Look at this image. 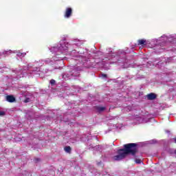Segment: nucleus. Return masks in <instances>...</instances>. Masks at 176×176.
Returning a JSON list of instances; mask_svg holds the SVG:
<instances>
[{
    "instance_id": "nucleus-1",
    "label": "nucleus",
    "mask_w": 176,
    "mask_h": 176,
    "mask_svg": "<svg viewBox=\"0 0 176 176\" xmlns=\"http://www.w3.org/2000/svg\"><path fill=\"white\" fill-rule=\"evenodd\" d=\"M117 153V155L113 157V160H123L127 155L135 156L138 153V144L129 143L124 144V148L118 150Z\"/></svg>"
},
{
    "instance_id": "nucleus-2",
    "label": "nucleus",
    "mask_w": 176,
    "mask_h": 176,
    "mask_svg": "<svg viewBox=\"0 0 176 176\" xmlns=\"http://www.w3.org/2000/svg\"><path fill=\"white\" fill-rule=\"evenodd\" d=\"M72 16V8H67L65 11L64 17L65 19H69Z\"/></svg>"
},
{
    "instance_id": "nucleus-3",
    "label": "nucleus",
    "mask_w": 176,
    "mask_h": 176,
    "mask_svg": "<svg viewBox=\"0 0 176 176\" xmlns=\"http://www.w3.org/2000/svg\"><path fill=\"white\" fill-rule=\"evenodd\" d=\"M6 101L8 102H14V101H16V98L12 95H8L6 96Z\"/></svg>"
},
{
    "instance_id": "nucleus-4",
    "label": "nucleus",
    "mask_w": 176,
    "mask_h": 176,
    "mask_svg": "<svg viewBox=\"0 0 176 176\" xmlns=\"http://www.w3.org/2000/svg\"><path fill=\"white\" fill-rule=\"evenodd\" d=\"M156 94L151 93L147 95L148 100H156Z\"/></svg>"
},
{
    "instance_id": "nucleus-5",
    "label": "nucleus",
    "mask_w": 176,
    "mask_h": 176,
    "mask_svg": "<svg viewBox=\"0 0 176 176\" xmlns=\"http://www.w3.org/2000/svg\"><path fill=\"white\" fill-rule=\"evenodd\" d=\"M138 45H139V46L141 45H146V40L144 39H140L138 41Z\"/></svg>"
},
{
    "instance_id": "nucleus-6",
    "label": "nucleus",
    "mask_w": 176,
    "mask_h": 176,
    "mask_svg": "<svg viewBox=\"0 0 176 176\" xmlns=\"http://www.w3.org/2000/svg\"><path fill=\"white\" fill-rule=\"evenodd\" d=\"M64 151L67 153H71V151H72V148H71V146H67L64 148Z\"/></svg>"
},
{
    "instance_id": "nucleus-7",
    "label": "nucleus",
    "mask_w": 176,
    "mask_h": 176,
    "mask_svg": "<svg viewBox=\"0 0 176 176\" xmlns=\"http://www.w3.org/2000/svg\"><path fill=\"white\" fill-rule=\"evenodd\" d=\"M96 109L98 112H103V111H105V107H97Z\"/></svg>"
},
{
    "instance_id": "nucleus-8",
    "label": "nucleus",
    "mask_w": 176,
    "mask_h": 176,
    "mask_svg": "<svg viewBox=\"0 0 176 176\" xmlns=\"http://www.w3.org/2000/svg\"><path fill=\"white\" fill-rule=\"evenodd\" d=\"M135 163H136L137 164H141V162H142V161H141V160H140V159H135Z\"/></svg>"
},
{
    "instance_id": "nucleus-9",
    "label": "nucleus",
    "mask_w": 176,
    "mask_h": 176,
    "mask_svg": "<svg viewBox=\"0 0 176 176\" xmlns=\"http://www.w3.org/2000/svg\"><path fill=\"white\" fill-rule=\"evenodd\" d=\"M50 84L52 85V86H54V85H56V80L52 79V80H50Z\"/></svg>"
},
{
    "instance_id": "nucleus-10",
    "label": "nucleus",
    "mask_w": 176,
    "mask_h": 176,
    "mask_svg": "<svg viewBox=\"0 0 176 176\" xmlns=\"http://www.w3.org/2000/svg\"><path fill=\"white\" fill-rule=\"evenodd\" d=\"M5 114H6L5 111H0V116H5Z\"/></svg>"
},
{
    "instance_id": "nucleus-11",
    "label": "nucleus",
    "mask_w": 176,
    "mask_h": 176,
    "mask_svg": "<svg viewBox=\"0 0 176 176\" xmlns=\"http://www.w3.org/2000/svg\"><path fill=\"white\" fill-rule=\"evenodd\" d=\"M34 162L38 163V162L41 161V159H39V158H34Z\"/></svg>"
},
{
    "instance_id": "nucleus-12",
    "label": "nucleus",
    "mask_w": 176,
    "mask_h": 176,
    "mask_svg": "<svg viewBox=\"0 0 176 176\" xmlns=\"http://www.w3.org/2000/svg\"><path fill=\"white\" fill-rule=\"evenodd\" d=\"M25 102H30V98H26L25 100Z\"/></svg>"
},
{
    "instance_id": "nucleus-13",
    "label": "nucleus",
    "mask_w": 176,
    "mask_h": 176,
    "mask_svg": "<svg viewBox=\"0 0 176 176\" xmlns=\"http://www.w3.org/2000/svg\"><path fill=\"white\" fill-rule=\"evenodd\" d=\"M102 76L103 78H107V74H102Z\"/></svg>"
}]
</instances>
